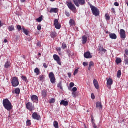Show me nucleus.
<instances>
[{
  "label": "nucleus",
  "instance_id": "48",
  "mask_svg": "<svg viewBox=\"0 0 128 128\" xmlns=\"http://www.w3.org/2000/svg\"><path fill=\"white\" fill-rule=\"evenodd\" d=\"M78 90V88H76V87H74L72 88V92H76Z\"/></svg>",
  "mask_w": 128,
  "mask_h": 128
},
{
  "label": "nucleus",
  "instance_id": "47",
  "mask_svg": "<svg viewBox=\"0 0 128 128\" xmlns=\"http://www.w3.org/2000/svg\"><path fill=\"white\" fill-rule=\"evenodd\" d=\"M74 82L70 83V88H74Z\"/></svg>",
  "mask_w": 128,
  "mask_h": 128
},
{
  "label": "nucleus",
  "instance_id": "30",
  "mask_svg": "<svg viewBox=\"0 0 128 128\" xmlns=\"http://www.w3.org/2000/svg\"><path fill=\"white\" fill-rule=\"evenodd\" d=\"M54 128H58V122L56 121L54 122Z\"/></svg>",
  "mask_w": 128,
  "mask_h": 128
},
{
  "label": "nucleus",
  "instance_id": "59",
  "mask_svg": "<svg viewBox=\"0 0 128 128\" xmlns=\"http://www.w3.org/2000/svg\"><path fill=\"white\" fill-rule=\"evenodd\" d=\"M112 12H113L114 14H116V10L114 9V8H112Z\"/></svg>",
  "mask_w": 128,
  "mask_h": 128
},
{
  "label": "nucleus",
  "instance_id": "1",
  "mask_svg": "<svg viewBox=\"0 0 128 128\" xmlns=\"http://www.w3.org/2000/svg\"><path fill=\"white\" fill-rule=\"evenodd\" d=\"M3 106L8 112H10L12 110V105L8 99H5L3 100Z\"/></svg>",
  "mask_w": 128,
  "mask_h": 128
},
{
  "label": "nucleus",
  "instance_id": "24",
  "mask_svg": "<svg viewBox=\"0 0 128 128\" xmlns=\"http://www.w3.org/2000/svg\"><path fill=\"white\" fill-rule=\"evenodd\" d=\"M47 92H48V91H46V90H43L42 91V98L46 97Z\"/></svg>",
  "mask_w": 128,
  "mask_h": 128
},
{
  "label": "nucleus",
  "instance_id": "2",
  "mask_svg": "<svg viewBox=\"0 0 128 128\" xmlns=\"http://www.w3.org/2000/svg\"><path fill=\"white\" fill-rule=\"evenodd\" d=\"M90 8L92 9V12L96 16H100V10L96 6L90 4Z\"/></svg>",
  "mask_w": 128,
  "mask_h": 128
},
{
  "label": "nucleus",
  "instance_id": "14",
  "mask_svg": "<svg viewBox=\"0 0 128 128\" xmlns=\"http://www.w3.org/2000/svg\"><path fill=\"white\" fill-rule=\"evenodd\" d=\"M31 99L33 102H36V104L38 103V96L36 95L32 96H31Z\"/></svg>",
  "mask_w": 128,
  "mask_h": 128
},
{
  "label": "nucleus",
  "instance_id": "54",
  "mask_svg": "<svg viewBox=\"0 0 128 128\" xmlns=\"http://www.w3.org/2000/svg\"><path fill=\"white\" fill-rule=\"evenodd\" d=\"M92 124H93L92 125L93 126V128H98V126H96V125L94 122H93Z\"/></svg>",
  "mask_w": 128,
  "mask_h": 128
},
{
  "label": "nucleus",
  "instance_id": "26",
  "mask_svg": "<svg viewBox=\"0 0 128 128\" xmlns=\"http://www.w3.org/2000/svg\"><path fill=\"white\" fill-rule=\"evenodd\" d=\"M34 72L36 74L37 76H38L40 74V69L38 68H36L34 70Z\"/></svg>",
  "mask_w": 128,
  "mask_h": 128
},
{
  "label": "nucleus",
  "instance_id": "64",
  "mask_svg": "<svg viewBox=\"0 0 128 128\" xmlns=\"http://www.w3.org/2000/svg\"><path fill=\"white\" fill-rule=\"evenodd\" d=\"M92 124H94V117L92 118Z\"/></svg>",
  "mask_w": 128,
  "mask_h": 128
},
{
  "label": "nucleus",
  "instance_id": "41",
  "mask_svg": "<svg viewBox=\"0 0 128 128\" xmlns=\"http://www.w3.org/2000/svg\"><path fill=\"white\" fill-rule=\"evenodd\" d=\"M56 102V100L54 98H52L50 100V104H54Z\"/></svg>",
  "mask_w": 128,
  "mask_h": 128
},
{
  "label": "nucleus",
  "instance_id": "5",
  "mask_svg": "<svg viewBox=\"0 0 128 128\" xmlns=\"http://www.w3.org/2000/svg\"><path fill=\"white\" fill-rule=\"evenodd\" d=\"M12 86L14 88H16L20 84V82H18V80L16 77H14L12 80Z\"/></svg>",
  "mask_w": 128,
  "mask_h": 128
},
{
  "label": "nucleus",
  "instance_id": "23",
  "mask_svg": "<svg viewBox=\"0 0 128 128\" xmlns=\"http://www.w3.org/2000/svg\"><path fill=\"white\" fill-rule=\"evenodd\" d=\"M94 66V62L91 61L90 63L89 68H88V70H92V68Z\"/></svg>",
  "mask_w": 128,
  "mask_h": 128
},
{
  "label": "nucleus",
  "instance_id": "12",
  "mask_svg": "<svg viewBox=\"0 0 128 128\" xmlns=\"http://www.w3.org/2000/svg\"><path fill=\"white\" fill-rule=\"evenodd\" d=\"M120 38L122 40H125L126 38V30L123 29H121L120 30Z\"/></svg>",
  "mask_w": 128,
  "mask_h": 128
},
{
  "label": "nucleus",
  "instance_id": "17",
  "mask_svg": "<svg viewBox=\"0 0 128 128\" xmlns=\"http://www.w3.org/2000/svg\"><path fill=\"white\" fill-rule=\"evenodd\" d=\"M94 84L96 90H98L100 88V85L98 84V82L96 79L94 80Z\"/></svg>",
  "mask_w": 128,
  "mask_h": 128
},
{
  "label": "nucleus",
  "instance_id": "34",
  "mask_svg": "<svg viewBox=\"0 0 128 128\" xmlns=\"http://www.w3.org/2000/svg\"><path fill=\"white\" fill-rule=\"evenodd\" d=\"M36 20L38 22H42V16H41L39 18H37Z\"/></svg>",
  "mask_w": 128,
  "mask_h": 128
},
{
  "label": "nucleus",
  "instance_id": "52",
  "mask_svg": "<svg viewBox=\"0 0 128 128\" xmlns=\"http://www.w3.org/2000/svg\"><path fill=\"white\" fill-rule=\"evenodd\" d=\"M114 6H119L120 4H118V2H116L114 4Z\"/></svg>",
  "mask_w": 128,
  "mask_h": 128
},
{
  "label": "nucleus",
  "instance_id": "25",
  "mask_svg": "<svg viewBox=\"0 0 128 128\" xmlns=\"http://www.w3.org/2000/svg\"><path fill=\"white\" fill-rule=\"evenodd\" d=\"M50 36H51V38H55L56 37V32H52L50 33Z\"/></svg>",
  "mask_w": 128,
  "mask_h": 128
},
{
  "label": "nucleus",
  "instance_id": "46",
  "mask_svg": "<svg viewBox=\"0 0 128 128\" xmlns=\"http://www.w3.org/2000/svg\"><path fill=\"white\" fill-rule=\"evenodd\" d=\"M72 96L73 98H76V92H72Z\"/></svg>",
  "mask_w": 128,
  "mask_h": 128
},
{
  "label": "nucleus",
  "instance_id": "9",
  "mask_svg": "<svg viewBox=\"0 0 128 128\" xmlns=\"http://www.w3.org/2000/svg\"><path fill=\"white\" fill-rule=\"evenodd\" d=\"M26 108L30 112H32L34 108V106L30 102H29L26 104Z\"/></svg>",
  "mask_w": 128,
  "mask_h": 128
},
{
  "label": "nucleus",
  "instance_id": "33",
  "mask_svg": "<svg viewBox=\"0 0 128 128\" xmlns=\"http://www.w3.org/2000/svg\"><path fill=\"white\" fill-rule=\"evenodd\" d=\"M120 76H122V71L120 70H119L118 72L117 78H120Z\"/></svg>",
  "mask_w": 128,
  "mask_h": 128
},
{
  "label": "nucleus",
  "instance_id": "27",
  "mask_svg": "<svg viewBox=\"0 0 128 128\" xmlns=\"http://www.w3.org/2000/svg\"><path fill=\"white\" fill-rule=\"evenodd\" d=\"M8 28L10 32H12L13 30H14V26H9Z\"/></svg>",
  "mask_w": 128,
  "mask_h": 128
},
{
  "label": "nucleus",
  "instance_id": "32",
  "mask_svg": "<svg viewBox=\"0 0 128 128\" xmlns=\"http://www.w3.org/2000/svg\"><path fill=\"white\" fill-rule=\"evenodd\" d=\"M116 62L117 64H120L122 63V59L120 58H118L116 60Z\"/></svg>",
  "mask_w": 128,
  "mask_h": 128
},
{
  "label": "nucleus",
  "instance_id": "8",
  "mask_svg": "<svg viewBox=\"0 0 128 128\" xmlns=\"http://www.w3.org/2000/svg\"><path fill=\"white\" fill-rule=\"evenodd\" d=\"M54 26L56 30H60L62 28V25L57 19H56L54 21Z\"/></svg>",
  "mask_w": 128,
  "mask_h": 128
},
{
  "label": "nucleus",
  "instance_id": "63",
  "mask_svg": "<svg viewBox=\"0 0 128 128\" xmlns=\"http://www.w3.org/2000/svg\"><path fill=\"white\" fill-rule=\"evenodd\" d=\"M58 54H59V56H62V51L58 52Z\"/></svg>",
  "mask_w": 128,
  "mask_h": 128
},
{
  "label": "nucleus",
  "instance_id": "31",
  "mask_svg": "<svg viewBox=\"0 0 128 128\" xmlns=\"http://www.w3.org/2000/svg\"><path fill=\"white\" fill-rule=\"evenodd\" d=\"M69 22H70V24L71 26H75L76 24V22H74V20H70Z\"/></svg>",
  "mask_w": 128,
  "mask_h": 128
},
{
  "label": "nucleus",
  "instance_id": "3",
  "mask_svg": "<svg viewBox=\"0 0 128 128\" xmlns=\"http://www.w3.org/2000/svg\"><path fill=\"white\" fill-rule=\"evenodd\" d=\"M73 2L77 8H80V6L86 4V0H73Z\"/></svg>",
  "mask_w": 128,
  "mask_h": 128
},
{
  "label": "nucleus",
  "instance_id": "18",
  "mask_svg": "<svg viewBox=\"0 0 128 128\" xmlns=\"http://www.w3.org/2000/svg\"><path fill=\"white\" fill-rule=\"evenodd\" d=\"M60 106H68V102L62 100L60 103Z\"/></svg>",
  "mask_w": 128,
  "mask_h": 128
},
{
  "label": "nucleus",
  "instance_id": "53",
  "mask_svg": "<svg viewBox=\"0 0 128 128\" xmlns=\"http://www.w3.org/2000/svg\"><path fill=\"white\" fill-rule=\"evenodd\" d=\"M67 54H68V56H70V50H67Z\"/></svg>",
  "mask_w": 128,
  "mask_h": 128
},
{
  "label": "nucleus",
  "instance_id": "50",
  "mask_svg": "<svg viewBox=\"0 0 128 128\" xmlns=\"http://www.w3.org/2000/svg\"><path fill=\"white\" fill-rule=\"evenodd\" d=\"M38 30H42V26L41 25H38Z\"/></svg>",
  "mask_w": 128,
  "mask_h": 128
},
{
  "label": "nucleus",
  "instance_id": "62",
  "mask_svg": "<svg viewBox=\"0 0 128 128\" xmlns=\"http://www.w3.org/2000/svg\"><path fill=\"white\" fill-rule=\"evenodd\" d=\"M20 2H26V0H20Z\"/></svg>",
  "mask_w": 128,
  "mask_h": 128
},
{
  "label": "nucleus",
  "instance_id": "57",
  "mask_svg": "<svg viewBox=\"0 0 128 128\" xmlns=\"http://www.w3.org/2000/svg\"><path fill=\"white\" fill-rule=\"evenodd\" d=\"M44 68H48V65H46V64L44 63Z\"/></svg>",
  "mask_w": 128,
  "mask_h": 128
},
{
  "label": "nucleus",
  "instance_id": "22",
  "mask_svg": "<svg viewBox=\"0 0 128 128\" xmlns=\"http://www.w3.org/2000/svg\"><path fill=\"white\" fill-rule=\"evenodd\" d=\"M22 30H23V32L24 34H26V36H28L30 34V32L28 30L26 29L24 27L22 28Z\"/></svg>",
  "mask_w": 128,
  "mask_h": 128
},
{
  "label": "nucleus",
  "instance_id": "42",
  "mask_svg": "<svg viewBox=\"0 0 128 128\" xmlns=\"http://www.w3.org/2000/svg\"><path fill=\"white\" fill-rule=\"evenodd\" d=\"M78 74V69H76L74 72V76H76Z\"/></svg>",
  "mask_w": 128,
  "mask_h": 128
},
{
  "label": "nucleus",
  "instance_id": "21",
  "mask_svg": "<svg viewBox=\"0 0 128 128\" xmlns=\"http://www.w3.org/2000/svg\"><path fill=\"white\" fill-rule=\"evenodd\" d=\"M82 42L83 44H86V42H88V37L86 36H84L82 37Z\"/></svg>",
  "mask_w": 128,
  "mask_h": 128
},
{
  "label": "nucleus",
  "instance_id": "39",
  "mask_svg": "<svg viewBox=\"0 0 128 128\" xmlns=\"http://www.w3.org/2000/svg\"><path fill=\"white\" fill-rule=\"evenodd\" d=\"M58 88L60 90H62V83L58 84Z\"/></svg>",
  "mask_w": 128,
  "mask_h": 128
},
{
  "label": "nucleus",
  "instance_id": "6",
  "mask_svg": "<svg viewBox=\"0 0 128 128\" xmlns=\"http://www.w3.org/2000/svg\"><path fill=\"white\" fill-rule=\"evenodd\" d=\"M66 5L68 6V8L71 10H76V6L72 2H66Z\"/></svg>",
  "mask_w": 128,
  "mask_h": 128
},
{
  "label": "nucleus",
  "instance_id": "40",
  "mask_svg": "<svg viewBox=\"0 0 128 128\" xmlns=\"http://www.w3.org/2000/svg\"><path fill=\"white\" fill-rule=\"evenodd\" d=\"M44 80V76H40V82H42Z\"/></svg>",
  "mask_w": 128,
  "mask_h": 128
},
{
  "label": "nucleus",
  "instance_id": "61",
  "mask_svg": "<svg viewBox=\"0 0 128 128\" xmlns=\"http://www.w3.org/2000/svg\"><path fill=\"white\" fill-rule=\"evenodd\" d=\"M2 21L0 20V28H2Z\"/></svg>",
  "mask_w": 128,
  "mask_h": 128
},
{
  "label": "nucleus",
  "instance_id": "15",
  "mask_svg": "<svg viewBox=\"0 0 128 128\" xmlns=\"http://www.w3.org/2000/svg\"><path fill=\"white\" fill-rule=\"evenodd\" d=\"M84 56L85 58H92V54H90V52H86L84 54Z\"/></svg>",
  "mask_w": 128,
  "mask_h": 128
},
{
  "label": "nucleus",
  "instance_id": "44",
  "mask_svg": "<svg viewBox=\"0 0 128 128\" xmlns=\"http://www.w3.org/2000/svg\"><path fill=\"white\" fill-rule=\"evenodd\" d=\"M22 78L24 80V82H26L28 80V78L24 76H22Z\"/></svg>",
  "mask_w": 128,
  "mask_h": 128
},
{
  "label": "nucleus",
  "instance_id": "45",
  "mask_svg": "<svg viewBox=\"0 0 128 128\" xmlns=\"http://www.w3.org/2000/svg\"><path fill=\"white\" fill-rule=\"evenodd\" d=\"M27 125L28 126H30L32 124V123L30 122V120H28L26 122Z\"/></svg>",
  "mask_w": 128,
  "mask_h": 128
},
{
  "label": "nucleus",
  "instance_id": "19",
  "mask_svg": "<svg viewBox=\"0 0 128 128\" xmlns=\"http://www.w3.org/2000/svg\"><path fill=\"white\" fill-rule=\"evenodd\" d=\"M109 36L112 40H116L118 38V36L116 34H110Z\"/></svg>",
  "mask_w": 128,
  "mask_h": 128
},
{
  "label": "nucleus",
  "instance_id": "4",
  "mask_svg": "<svg viewBox=\"0 0 128 128\" xmlns=\"http://www.w3.org/2000/svg\"><path fill=\"white\" fill-rule=\"evenodd\" d=\"M98 54H100L102 56V54H106V52H108V50H106L104 49V46H98Z\"/></svg>",
  "mask_w": 128,
  "mask_h": 128
},
{
  "label": "nucleus",
  "instance_id": "49",
  "mask_svg": "<svg viewBox=\"0 0 128 128\" xmlns=\"http://www.w3.org/2000/svg\"><path fill=\"white\" fill-rule=\"evenodd\" d=\"M83 66H88V63L87 62H84L83 63Z\"/></svg>",
  "mask_w": 128,
  "mask_h": 128
},
{
  "label": "nucleus",
  "instance_id": "56",
  "mask_svg": "<svg viewBox=\"0 0 128 128\" xmlns=\"http://www.w3.org/2000/svg\"><path fill=\"white\" fill-rule=\"evenodd\" d=\"M125 54H124V56H128V50H125Z\"/></svg>",
  "mask_w": 128,
  "mask_h": 128
},
{
  "label": "nucleus",
  "instance_id": "11",
  "mask_svg": "<svg viewBox=\"0 0 128 128\" xmlns=\"http://www.w3.org/2000/svg\"><path fill=\"white\" fill-rule=\"evenodd\" d=\"M32 118L34 120H40L42 118L38 114L37 112H34L32 114Z\"/></svg>",
  "mask_w": 128,
  "mask_h": 128
},
{
  "label": "nucleus",
  "instance_id": "43",
  "mask_svg": "<svg viewBox=\"0 0 128 128\" xmlns=\"http://www.w3.org/2000/svg\"><path fill=\"white\" fill-rule=\"evenodd\" d=\"M65 14H66V16H68V17L70 16V12H68V11H66V12H65Z\"/></svg>",
  "mask_w": 128,
  "mask_h": 128
},
{
  "label": "nucleus",
  "instance_id": "51",
  "mask_svg": "<svg viewBox=\"0 0 128 128\" xmlns=\"http://www.w3.org/2000/svg\"><path fill=\"white\" fill-rule=\"evenodd\" d=\"M91 98L92 100H94L96 98V97L94 96V94H92Z\"/></svg>",
  "mask_w": 128,
  "mask_h": 128
},
{
  "label": "nucleus",
  "instance_id": "37",
  "mask_svg": "<svg viewBox=\"0 0 128 128\" xmlns=\"http://www.w3.org/2000/svg\"><path fill=\"white\" fill-rule=\"evenodd\" d=\"M106 20H110V16L108 14H106L105 16Z\"/></svg>",
  "mask_w": 128,
  "mask_h": 128
},
{
  "label": "nucleus",
  "instance_id": "10",
  "mask_svg": "<svg viewBox=\"0 0 128 128\" xmlns=\"http://www.w3.org/2000/svg\"><path fill=\"white\" fill-rule=\"evenodd\" d=\"M53 58H54V60L56 62L57 64L59 66H62V62H60V58L56 54H54L53 56Z\"/></svg>",
  "mask_w": 128,
  "mask_h": 128
},
{
  "label": "nucleus",
  "instance_id": "13",
  "mask_svg": "<svg viewBox=\"0 0 128 128\" xmlns=\"http://www.w3.org/2000/svg\"><path fill=\"white\" fill-rule=\"evenodd\" d=\"M112 84H114V81L112 79L109 78L108 80L107 79V86L109 90L112 89Z\"/></svg>",
  "mask_w": 128,
  "mask_h": 128
},
{
  "label": "nucleus",
  "instance_id": "55",
  "mask_svg": "<svg viewBox=\"0 0 128 128\" xmlns=\"http://www.w3.org/2000/svg\"><path fill=\"white\" fill-rule=\"evenodd\" d=\"M57 52H62V48H56Z\"/></svg>",
  "mask_w": 128,
  "mask_h": 128
},
{
  "label": "nucleus",
  "instance_id": "28",
  "mask_svg": "<svg viewBox=\"0 0 128 128\" xmlns=\"http://www.w3.org/2000/svg\"><path fill=\"white\" fill-rule=\"evenodd\" d=\"M6 68H10V63L9 62H7L5 64V66H4Z\"/></svg>",
  "mask_w": 128,
  "mask_h": 128
},
{
  "label": "nucleus",
  "instance_id": "36",
  "mask_svg": "<svg viewBox=\"0 0 128 128\" xmlns=\"http://www.w3.org/2000/svg\"><path fill=\"white\" fill-rule=\"evenodd\" d=\"M66 48H68V46H66V44L65 43H63L62 44V48L63 50H66Z\"/></svg>",
  "mask_w": 128,
  "mask_h": 128
},
{
  "label": "nucleus",
  "instance_id": "7",
  "mask_svg": "<svg viewBox=\"0 0 128 128\" xmlns=\"http://www.w3.org/2000/svg\"><path fill=\"white\" fill-rule=\"evenodd\" d=\"M49 78H50V82L52 84H56V77H54V72H50Z\"/></svg>",
  "mask_w": 128,
  "mask_h": 128
},
{
  "label": "nucleus",
  "instance_id": "60",
  "mask_svg": "<svg viewBox=\"0 0 128 128\" xmlns=\"http://www.w3.org/2000/svg\"><path fill=\"white\" fill-rule=\"evenodd\" d=\"M68 76L70 78H72V73H68Z\"/></svg>",
  "mask_w": 128,
  "mask_h": 128
},
{
  "label": "nucleus",
  "instance_id": "20",
  "mask_svg": "<svg viewBox=\"0 0 128 128\" xmlns=\"http://www.w3.org/2000/svg\"><path fill=\"white\" fill-rule=\"evenodd\" d=\"M96 108L100 110H102V103L100 102H98L96 103Z\"/></svg>",
  "mask_w": 128,
  "mask_h": 128
},
{
  "label": "nucleus",
  "instance_id": "58",
  "mask_svg": "<svg viewBox=\"0 0 128 128\" xmlns=\"http://www.w3.org/2000/svg\"><path fill=\"white\" fill-rule=\"evenodd\" d=\"M37 46H38L40 47V46H42V44H41L40 42H38L37 44Z\"/></svg>",
  "mask_w": 128,
  "mask_h": 128
},
{
  "label": "nucleus",
  "instance_id": "29",
  "mask_svg": "<svg viewBox=\"0 0 128 128\" xmlns=\"http://www.w3.org/2000/svg\"><path fill=\"white\" fill-rule=\"evenodd\" d=\"M15 94H20V90L18 88H16L15 90Z\"/></svg>",
  "mask_w": 128,
  "mask_h": 128
},
{
  "label": "nucleus",
  "instance_id": "38",
  "mask_svg": "<svg viewBox=\"0 0 128 128\" xmlns=\"http://www.w3.org/2000/svg\"><path fill=\"white\" fill-rule=\"evenodd\" d=\"M17 30H18V32H20V30H22V26L18 25L17 26Z\"/></svg>",
  "mask_w": 128,
  "mask_h": 128
},
{
  "label": "nucleus",
  "instance_id": "16",
  "mask_svg": "<svg viewBox=\"0 0 128 128\" xmlns=\"http://www.w3.org/2000/svg\"><path fill=\"white\" fill-rule=\"evenodd\" d=\"M50 14H58V8H52L50 11Z\"/></svg>",
  "mask_w": 128,
  "mask_h": 128
},
{
  "label": "nucleus",
  "instance_id": "35",
  "mask_svg": "<svg viewBox=\"0 0 128 128\" xmlns=\"http://www.w3.org/2000/svg\"><path fill=\"white\" fill-rule=\"evenodd\" d=\"M124 62H126V64H128V57L124 55Z\"/></svg>",
  "mask_w": 128,
  "mask_h": 128
}]
</instances>
